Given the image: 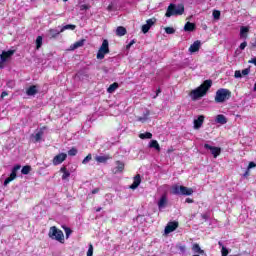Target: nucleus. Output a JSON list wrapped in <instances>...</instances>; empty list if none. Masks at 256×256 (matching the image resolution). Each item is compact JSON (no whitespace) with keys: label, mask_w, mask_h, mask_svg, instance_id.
I'll return each instance as SVG.
<instances>
[{"label":"nucleus","mask_w":256,"mask_h":256,"mask_svg":"<svg viewBox=\"0 0 256 256\" xmlns=\"http://www.w3.org/2000/svg\"><path fill=\"white\" fill-rule=\"evenodd\" d=\"M212 85L213 80H205L198 88L190 92V97L192 98L193 101H197V99L205 97V95H207V91L211 89Z\"/></svg>","instance_id":"f257e3e1"},{"label":"nucleus","mask_w":256,"mask_h":256,"mask_svg":"<svg viewBox=\"0 0 256 256\" xmlns=\"http://www.w3.org/2000/svg\"><path fill=\"white\" fill-rule=\"evenodd\" d=\"M48 237L53 241H58L62 245L65 244V234L63 230L57 228V226H52L49 228Z\"/></svg>","instance_id":"f03ea898"},{"label":"nucleus","mask_w":256,"mask_h":256,"mask_svg":"<svg viewBox=\"0 0 256 256\" xmlns=\"http://www.w3.org/2000/svg\"><path fill=\"white\" fill-rule=\"evenodd\" d=\"M185 13V6L183 4H170L165 13V17H173L177 15H183Z\"/></svg>","instance_id":"7ed1b4c3"},{"label":"nucleus","mask_w":256,"mask_h":256,"mask_svg":"<svg viewBox=\"0 0 256 256\" xmlns=\"http://www.w3.org/2000/svg\"><path fill=\"white\" fill-rule=\"evenodd\" d=\"M231 99V90L220 88L216 91L215 102L225 103V101Z\"/></svg>","instance_id":"20e7f679"},{"label":"nucleus","mask_w":256,"mask_h":256,"mask_svg":"<svg viewBox=\"0 0 256 256\" xmlns=\"http://www.w3.org/2000/svg\"><path fill=\"white\" fill-rule=\"evenodd\" d=\"M172 194L185 196L193 195V188H188L187 186L174 185L172 187Z\"/></svg>","instance_id":"39448f33"},{"label":"nucleus","mask_w":256,"mask_h":256,"mask_svg":"<svg viewBox=\"0 0 256 256\" xmlns=\"http://www.w3.org/2000/svg\"><path fill=\"white\" fill-rule=\"evenodd\" d=\"M107 53H109V41L105 39L103 40L96 57L97 59H105V55H107Z\"/></svg>","instance_id":"423d86ee"},{"label":"nucleus","mask_w":256,"mask_h":256,"mask_svg":"<svg viewBox=\"0 0 256 256\" xmlns=\"http://www.w3.org/2000/svg\"><path fill=\"white\" fill-rule=\"evenodd\" d=\"M21 169V165L17 164L12 168V171L8 178L4 180V186L7 187L8 184L11 183V181H15L17 179V171Z\"/></svg>","instance_id":"0eeeda50"},{"label":"nucleus","mask_w":256,"mask_h":256,"mask_svg":"<svg viewBox=\"0 0 256 256\" xmlns=\"http://www.w3.org/2000/svg\"><path fill=\"white\" fill-rule=\"evenodd\" d=\"M204 149H208L211 155H213L214 159H217L219 155H221V147L204 144Z\"/></svg>","instance_id":"6e6552de"},{"label":"nucleus","mask_w":256,"mask_h":256,"mask_svg":"<svg viewBox=\"0 0 256 256\" xmlns=\"http://www.w3.org/2000/svg\"><path fill=\"white\" fill-rule=\"evenodd\" d=\"M157 19L155 18H150L146 21V24L142 25V33L146 34L149 33V30L151 29V27H153V25H155Z\"/></svg>","instance_id":"1a4fd4ad"},{"label":"nucleus","mask_w":256,"mask_h":256,"mask_svg":"<svg viewBox=\"0 0 256 256\" xmlns=\"http://www.w3.org/2000/svg\"><path fill=\"white\" fill-rule=\"evenodd\" d=\"M66 159H67V154L66 153H60V154H57L53 158L52 163L55 166L61 165V163H63Z\"/></svg>","instance_id":"9d476101"},{"label":"nucleus","mask_w":256,"mask_h":256,"mask_svg":"<svg viewBox=\"0 0 256 256\" xmlns=\"http://www.w3.org/2000/svg\"><path fill=\"white\" fill-rule=\"evenodd\" d=\"M177 227H179V222L177 221L169 222L165 227L164 232L166 235H169V233H173V231H175Z\"/></svg>","instance_id":"9b49d317"},{"label":"nucleus","mask_w":256,"mask_h":256,"mask_svg":"<svg viewBox=\"0 0 256 256\" xmlns=\"http://www.w3.org/2000/svg\"><path fill=\"white\" fill-rule=\"evenodd\" d=\"M13 55H15V50L2 51L0 59L7 63V61L13 57Z\"/></svg>","instance_id":"f8f14e48"},{"label":"nucleus","mask_w":256,"mask_h":256,"mask_svg":"<svg viewBox=\"0 0 256 256\" xmlns=\"http://www.w3.org/2000/svg\"><path fill=\"white\" fill-rule=\"evenodd\" d=\"M204 122H205V116L203 115L198 116V118L194 120V129H201Z\"/></svg>","instance_id":"ddd939ff"},{"label":"nucleus","mask_w":256,"mask_h":256,"mask_svg":"<svg viewBox=\"0 0 256 256\" xmlns=\"http://www.w3.org/2000/svg\"><path fill=\"white\" fill-rule=\"evenodd\" d=\"M201 49V41L196 40L191 46L189 47L190 53H197Z\"/></svg>","instance_id":"4468645a"},{"label":"nucleus","mask_w":256,"mask_h":256,"mask_svg":"<svg viewBox=\"0 0 256 256\" xmlns=\"http://www.w3.org/2000/svg\"><path fill=\"white\" fill-rule=\"evenodd\" d=\"M139 185H141V175L137 174L134 177L133 183L130 185V189L135 190V189H137V187H139Z\"/></svg>","instance_id":"2eb2a0df"},{"label":"nucleus","mask_w":256,"mask_h":256,"mask_svg":"<svg viewBox=\"0 0 256 256\" xmlns=\"http://www.w3.org/2000/svg\"><path fill=\"white\" fill-rule=\"evenodd\" d=\"M60 173H63L62 181H67V179H69L71 177V172H69V170H67L66 166H63L60 168Z\"/></svg>","instance_id":"dca6fc26"},{"label":"nucleus","mask_w":256,"mask_h":256,"mask_svg":"<svg viewBox=\"0 0 256 256\" xmlns=\"http://www.w3.org/2000/svg\"><path fill=\"white\" fill-rule=\"evenodd\" d=\"M109 159H113V157H111L110 155L95 157V161H97V163H107Z\"/></svg>","instance_id":"f3484780"},{"label":"nucleus","mask_w":256,"mask_h":256,"mask_svg":"<svg viewBox=\"0 0 256 256\" xmlns=\"http://www.w3.org/2000/svg\"><path fill=\"white\" fill-rule=\"evenodd\" d=\"M116 35L118 37H124V35H127V28L123 26H118L116 29Z\"/></svg>","instance_id":"a211bd4d"},{"label":"nucleus","mask_w":256,"mask_h":256,"mask_svg":"<svg viewBox=\"0 0 256 256\" xmlns=\"http://www.w3.org/2000/svg\"><path fill=\"white\" fill-rule=\"evenodd\" d=\"M192 251L194 253H199V255H205V250L201 249V246L197 243L193 244Z\"/></svg>","instance_id":"6ab92c4d"},{"label":"nucleus","mask_w":256,"mask_h":256,"mask_svg":"<svg viewBox=\"0 0 256 256\" xmlns=\"http://www.w3.org/2000/svg\"><path fill=\"white\" fill-rule=\"evenodd\" d=\"M50 39H57L59 35L61 34V31H58L57 29H50L48 31Z\"/></svg>","instance_id":"aec40b11"},{"label":"nucleus","mask_w":256,"mask_h":256,"mask_svg":"<svg viewBox=\"0 0 256 256\" xmlns=\"http://www.w3.org/2000/svg\"><path fill=\"white\" fill-rule=\"evenodd\" d=\"M26 95H28L29 97H31L33 95H37V86H35V85L30 86L26 90Z\"/></svg>","instance_id":"412c9836"},{"label":"nucleus","mask_w":256,"mask_h":256,"mask_svg":"<svg viewBox=\"0 0 256 256\" xmlns=\"http://www.w3.org/2000/svg\"><path fill=\"white\" fill-rule=\"evenodd\" d=\"M216 123H219L220 125H225L227 123V117L223 114H219L216 116Z\"/></svg>","instance_id":"4be33fe9"},{"label":"nucleus","mask_w":256,"mask_h":256,"mask_svg":"<svg viewBox=\"0 0 256 256\" xmlns=\"http://www.w3.org/2000/svg\"><path fill=\"white\" fill-rule=\"evenodd\" d=\"M150 149H155L158 152L161 151V146L159 145V142L157 140H151L149 143Z\"/></svg>","instance_id":"5701e85b"},{"label":"nucleus","mask_w":256,"mask_h":256,"mask_svg":"<svg viewBox=\"0 0 256 256\" xmlns=\"http://www.w3.org/2000/svg\"><path fill=\"white\" fill-rule=\"evenodd\" d=\"M84 45H85V39H81V40L75 42L71 46V49H72V51H75V49H79V47H83Z\"/></svg>","instance_id":"b1692460"},{"label":"nucleus","mask_w":256,"mask_h":256,"mask_svg":"<svg viewBox=\"0 0 256 256\" xmlns=\"http://www.w3.org/2000/svg\"><path fill=\"white\" fill-rule=\"evenodd\" d=\"M249 33V27L247 26H242L240 28V37L243 39H247V34Z\"/></svg>","instance_id":"393cba45"},{"label":"nucleus","mask_w":256,"mask_h":256,"mask_svg":"<svg viewBox=\"0 0 256 256\" xmlns=\"http://www.w3.org/2000/svg\"><path fill=\"white\" fill-rule=\"evenodd\" d=\"M195 23H191V22H186V24L184 25V31H195Z\"/></svg>","instance_id":"a878e982"},{"label":"nucleus","mask_w":256,"mask_h":256,"mask_svg":"<svg viewBox=\"0 0 256 256\" xmlns=\"http://www.w3.org/2000/svg\"><path fill=\"white\" fill-rule=\"evenodd\" d=\"M167 205V196L163 195L161 196L160 200L158 201V207L159 209H163Z\"/></svg>","instance_id":"bb28decb"},{"label":"nucleus","mask_w":256,"mask_h":256,"mask_svg":"<svg viewBox=\"0 0 256 256\" xmlns=\"http://www.w3.org/2000/svg\"><path fill=\"white\" fill-rule=\"evenodd\" d=\"M116 170L119 172V173H123V171L125 170V163L117 160L116 161Z\"/></svg>","instance_id":"cd10ccee"},{"label":"nucleus","mask_w":256,"mask_h":256,"mask_svg":"<svg viewBox=\"0 0 256 256\" xmlns=\"http://www.w3.org/2000/svg\"><path fill=\"white\" fill-rule=\"evenodd\" d=\"M67 29H70L71 31H75L77 29V26L74 24H68L61 28L60 33H63V31H67Z\"/></svg>","instance_id":"c85d7f7f"},{"label":"nucleus","mask_w":256,"mask_h":256,"mask_svg":"<svg viewBox=\"0 0 256 256\" xmlns=\"http://www.w3.org/2000/svg\"><path fill=\"white\" fill-rule=\"evenodd\" d=\"M116 89H119V83L114 82L108 87L107 91L108 93H115Z\"/></svg>","instance_id":"c756f323"},{"label":"nucleus","mask_w":256,"mask_h":256,"mask_svg":"<svg viewBox=\"0 0 256 256\" xmlns=\"http://www.w3.org/2000/svg\"><path fill=\"white\" fill-rule=\"evenodd\" d=\"M62 229L65 231V237L66 239H69V237H71V234L73 233V230H71V228L62 225Z\"/></svg>","instance_id":"7c9ffc66"},{"label":"nucleus","mask_w":256,"mask_h":256,"mask_svg":"<svg viewBox=\"0 0 256 256\" xmlns=\"http://www.w3.org/2000/svg\"><path fill=\"white\" fill-rule=\"evenodd\" d=\"M140 139H153V134L151 132H145L139 134Z\"/></svg>","instance_id":"2f4dec72"},{"label":"nucleus","mask_w":256,"mask_h":256,"mask_svg":"<svg viewBox=\"0 0 256 256\" xmlns=\"http://www.w3.org/2000/svg\"><path fill=\"white\" fill-rule=\"evenodd\" d=\"M43 46V36H38L36 38V49L39 50Z\"/></svg>","instance_id":"473e14b6"},{"label":"nucleus","mask_w":256,"mask_h":256,"mask_svg":"<svg viewBox=\"0 0 256 256\" xmlns=\"http://www.w3.org/2000/svg\"><path fill=\"white\" fill-rule=\"evenodd\" d=\"M21 173L22 175H29V173H31V166L26 165L22 167Z\"/></svg>","instance_id":"72a5a7b5"},{"label":"nucleus","mask_w":256,"mask_h":256,"mask_svg":"<svg viewBox=\"0 0 256 256\" xmlns=\"http://www.w3.org/2000/svg\"><path fill=\"white\" fill-rule=\"evenodd\" d=\"M42 137H43V131H39L38 133H36L34 136L35 142L39 143V141H41Z\"/></svg>","instance_id":"f704fd0d"},{"label":"nucleus","mask_w":256,"mask_h":256,"mask_svg":"<svg viewBox=\"0 0 256 256\" xmlns=\"http://www.w3.org/2000/svg\"><path fill=\"white\" fill-rule=\"evenodd\" d=\"M212 15H213V18L216 19V20L221 19V11H219V10H214L212 12Z\"/></svg>","instance_id":"c9c22d12"},{"label":"nucleus","mask_w":256,"mask_h":256,"mask_svg":"<svg viewBox=\"0 0 256 256\" xmlns=\"http://www.w3.org/2000/svg\"><path fill=\"white\" fill-rule=\"evenodd\" d=\"M149 115H151V112L147 110L146 113L144 114V117H139L138 121H141V123H145V120L147 119V117H149Z\"/></svg>","instance_id":"e433bc0d"},{"label":"nucleus","mask_w":256,"mask_h":256,"mask_svg":"<svg viewBox=\"0 0 256 256\" xmlns=\"http://www.w3.org/2000/svg\"><path fill=\"white\" fill-rule=\"evenodd\" d=\"M77 153H78V150H77V148H75V147H72V148L68 151V155H69L70 157H75V155H77Z\"/></svg>","instance_id":"4c0bfd02"},{"label":"nucleus","mask_w":256,"mask_h":256,"mask_svg":"<svg viewBox=\"0 0 256 256\" xmlns=\"http://www.w3.org/2000/svg\"><path fill=\"white\" fill-rule=\"evenodd\" d=\"M91 159H93V155L88 154L82 161L83 165H87L89 163V161H91Z\"/></svg>","instance_id":"58836bf2"},{"label":"nucleus","mask_w":256,"mask_h":256,"mask_svg":"<svg viewBox=\"0 0 256 256\" xmlns=\"http://www.w3.org/2000/svg\"><path fill=\"white\" fill-rule=\"evenodd\" d=\"M165 33H167V35H173V33H175V28H173V27H166L165 28Z\"/></svg>","instance_id":"ea45409f"},{"label":"nucleus","mask_w":256,"mask_h":256,"mask_svg":"<svg viewBox=\"0 0 256 256\" xmlns=\"http://www.w3.org/2000/svg\"><path fill=\"white\" fill-rule=\"evenodd\" d=\"M221 253H222V256H227L229 255V250L227 249V247L222 246Z\"/></svg>","instance_id":"a19ab883"},{"label":"nucleus","mask_w":256,"mask_h":256,"mask_svg":"<svg viewBox=\"0 0 256 256\" xmlns=\"http://www.w3.org/2000/svg\"><path fill=\"white\" fill-rule=\"evenodd\" d=\"M234 77H235L236 79H240L241 77H243V74H242L241 71L236 70L235 73H234Z\"/></svg>","instance_id":"79ce46f5"},{"label":"nucleus","mask_w":256,"mask_h":256,"mask_svg":"<svg viewBox=\"0 0 256 256\" xmlns=\"http://www.w3.org/2000/svg\"><path fill=\"white\" fill-rule=\"evenodd\" d=\"M87 256H93V244H89Z\"/></svg>","instance_id":"37998d69"},{"label":"nucleus","mask_w":256,"mask_h":256,"mask_svg":"<svg viewBox=\"0 0 256 256\" xmlns=\"http://www.w3.org/2000/svg\"><path fill=\"white\" fill-rule=\"evenodd\" d=\"M249 73H251V69L250 68H245L244 70H242V75H249Z\"/></svg>","instance_id":"c03bdc74"},{"label":"nucleus","mask_w":256,"mask_h":256,"mask_svg":"<svg viewBox=\"0 0 256 256\" xmlns=\"http://www.w3.org/2000/svg\"><path fill=\"white\" fill-rule=\"evenodd\" d=\"M135 45V40H131L130 43L127 44L126 49H131Z\"/></svg>","instance_id":"a18cd8bd"},{"label":"nucleus","mask_w":256,"mask_h":256,"mask_svg":"<svg viewBox=\"0 0 256 256\" xmlns=\"http://www.w3.org/2000/svg\"><path fill=\"white\" fill-rule=\"evenodd\" d=\"M245 47H247V42L244 41L240 44L239 48L241 49V51L245 50Z\"/></svg>","instance_id":"49530a36"},{"label":"nucleus","mask_w":256,"mask_h":256,"mask_svg":"<svg viewBox=\"0 0 256 256\" xmlns=\"http://www.w3.org/2000/svg\"><path fill=\"white\" fill-rule=\"evenodd\" d=\"M87 10H89V5L83 4V5L81 6V11H87Z\"/></svg>","instance_id":"de8ad7c7"},{"label":"nucleus","mask_w":256,"mask_h":256,"mask_svg":"<svg viewBox=\"0 0 256 256\" xmlns=\"http://www.w3.org/2000/svg\"><path fill=\"white\" fill-rule=\"evenodd\" d=\"M178 249H179V251H181V253H185L186 247H185V245H179Z\"/></svg>","instance_id":"09e8293b"},{"label":"nucleus","mask_w":256,"mask_h":256,"mask_svg":"<svg viewBox=\"0 0 256 256\" xmlns=\"http://www.w3.org/2000/svg\"><path fill=\"white\" fill-rule=\"evenodd\" d=\"M99 191H101L100 188H95L91 191L92 195H97V193H99Z\"/></svg>","instance_id":"8fccbe9b"},{"label":"nucleus","mask_w":256,"mask_h":256,"mask_svg":"<svg viewBox=\"0 0 256 256\" xmlns=\"http://www.w3.org/2000/svg\"><path fill=\"white\" fill-rule=\"evenodd\" d=\"M255 167H256L255 162H250V163L248 164V169H253V168H255Z\"/></svg>","instance_id":"3c124183"},{"label":"nucleus","mask_w":256,"mask_h":256,"mask_svg":"<svg viewBox=\"0 0 256 256\" xmlns=\"http://www.w3.org/2000/svg\"><path fill=\"white\" fill-rule=\"evenodd\" d=\"M7 95H9V93H7L6 91H3L1 93V99H5V97H7Z\"/></svg>","instance_id":"603ef678"},{"label":"nucleus","mask_w":256,"mask_h":256,"mask_svg":"<svg viewBox=\"0 0 256 256\" xmlns=\"http://www.w3.org/2000/svg\"><path fill=\"white\" fill-rule=\"evenodd\" d=\"M248 63H252L256 67V57L249 60Z\"/></svg>","instance_id":"864d4df0"},{"label":"nucleus","mask_w":256,"mask_h":256,"mask_svg":"<svg viewBox=\"0 0 256 256\" xmlns=\"http://www.w3.org/2000/svg\"><path fill=\"white\" fill-rule=\"evenodd\" d=\"M5 67V61L0 59V69H3Z\"/></svg>","instance_id":"5fc2aeb1"},{"label":"nucleus","mask_w":256,"mask_h":256,"mask_svg":"<svg viewBox=\"0 0 256 256\" xmlns=\"http://www.w3.org/2000/svg\"><path fill=\"white\" fill-rule=\"evenodd\" d=\"M186 203H193V199H191V198H186Z\"/></svg>","instance_id":"6e6d98bb"},{"label":"nucleus","mask_w":256,"mask_h":256,"mask_svg":"<svg viewBox=\"0 0 256 256\" xmlns=\"http://www.w3.org/2000/svg\"><path fill=\"white\" fill-rule=\"evenodd\" d=\"M202 219H209V215H207V214H202Z\"/></svg>","instance_id":"4d7b16f0"},{"label":"nucleus","mask_w":256,"mask_h":256,"mask_svg":"<svg viewBox=\"0 0 256 256\" xmlns=\"http://www.w3.org/2000/svg\"><path fill=\"white\" fill-rule=\"evenodd\" d=\"M102 209L103 208H101V207L96 208V213H99Z\"/></svg>","instance_id":"13d9d810"},{"label":"nucleus","mask_w":256,"mask_h":256,"mask_svg":"<svg viewBox=\"0 0 256 256\" xmlns=\"http://www.w3.org/2000/svg\"><path fill=\"white\" fill-rule=\"evenodd\" d=\"M159 93H161V88H158L156 91V95H159Z\"/></svg>","instance_id":"bf43d9fd"},{"label":"nucleus","mask_w":256,"mask_h":256,"mask_svg":"<svg viewBox=\"0 0 256 256\" xmlns=\"http://www.w3.org/2000/svg\"><path fill=\"white\" fill-rule=\"evenodd\" d=\"M247 176H249V171H246V172L244 173V177H247Z\"/></svg>","instance_id":"052dcab7"},{"label":"nucleus","mask_w":256,"mask_h":256,"mask_svg":"<svg viewBox=\"0 0 256 256\" xmlns=\"http://www.w3.org/2000/svg\"><path fill=\"white\" fill-rule=\"evenodd\" d=\"M108 10L111 11V6H108Z\"/></svg>","instance_id":"680f3d73"},{"label":"nucleus","mask_w":256,"mask_h":256,"mask_svg":"<svg viewBox=\"0 0 256 256\" xmlns=\"http://www.w3.org/2000/svg\"><path fill=\"white\" fill-rule=\"evenodd\" d=\"M218 245H223V243H221V242H218Z\"/></svg>","instance_id":"e2e57ef3"},{"label":"nucleus","mask_w":256,"mask_h":256,"mask_svg":"<svg viewBox=\"0 0 256 256\" xmlns=\"http://www.w3.org/2000/svg\"><path fill=\"white\" fill-rule=\"evenodd\" d=\"M64 1V3H67V1H69V0H63Z\"/></svg>","instance_id":"0e129e2a"}]
</instances>
